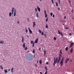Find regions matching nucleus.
I'll return each instance as SVG.
<instances>
[{"mask_svg": "<svg viewBox=\"0 0 74 74\" xmlns=\"http://www.w3.org/2000/svg\"><path fill=\"white\" fill-rule=\"evenodd\" d=\"M54 60L53 65L54 66H55V64L56 63V62H58V57H56V60H55V58H54Z\"/></svg>", "mask_w": 74, "mask_h": 74, "instance_id": "obj_1", "label": "nucleus"}, {"mask_svg": "<svg viewBox=\"0 0 74 74\" xmlns=\"http://www.w3.org/2000/svg\"><path fill=\"white\" fill-rule=\"evenodd\" d=\"M63 61H64V58L63 57H62L60 62V64H61V66H63Z\"/></svg>", "mask_w": 74, "mask_h": 74, "instance_id": "obj_2", "label": "nucleus"}, {"mask_svg": "<svg viewBox=\"0 0 74 74\" xmlns=\"http://www.w3.org/2000/svg\"><path fill=\"white\" fill-rule=\"evenodd\" d=\"M58 34H61L62 37H63V34H62V33L60 32V31H59V30H58Z\"/></svg>", "mask_w": 74, "mask_h": 74, "instance_id": "obj_3", "label": "nucleus"}, {"mask_svg": "<svg viewBox=\"0 0 74 74\" xmlns=\"http://www.w3.org/2000/svg\"><path fill=\"white\" fill-rule=\"evenodd\" d=\"M59 55V56L58 57V60H60V59H61V57H62V56L60 54Z\"/></svg>", "mask_w": 74, "mask_h": 74, "instance_id": "obj_4", "label": "nucleus"}, {"mask_svg": "<svg viewBox=\"0 0 74 74\" xmlns=\"http://www.w3.org/2000/svg\"><path fill=\"white\" fill-rule=\"evenodd\" d=\"M38 38H37L35 41V43H37L38 42Z\"/></svg>", "mask_w": 74, "mask_h": 74, "instance_id": "obj_5", "label": "nucleus"}, {"mask_svg": "<svg viewBox=\"0 0 74 74\" xmlns=\"http://www.w3.org/2000/svg\"><path fill=\"white\" fill-rule=\"evenodd\" d=\"M45 69H46V71L45 72V74H47V73H48V71H47V68L46 66H45Z\"/></svg>", "mask_w": 74, "mask_h": 74, "instance_id": "obj_6", "label": "nucleus"}, {"mask_svg": "<svg viewBox=\"0 0 74 74\" xmlns=\"http://www.w3.org/2000/svg\"><path fill=\"white\" fill-rule=\"evenodd\" d=\"M28 29L29 30V32L30 33V34H32V30H31V29H30V28L28 27Z\"/></svg>", "mask_w": 74, "mask_h": 74, "instance_id": "obj_7", "label": "nucleus"}, {"mask_svg": "<svg viewBox=\"0 0 74 74\" xmlns=\"http://www.w3.org/2000/svg\"><path fill=\"white\" fill-rule=\"evenodd\" d=\"M73 45H74V43H73V42L71 43L70 47H72V46H73Z\"/></svg>", "mask_w": 74, "mask_h": 74, "instance_id": "obj_8", "label": "nucleus"}, {"mask_svg": "<svg viewBox=\"0 0 74 74\" xmlns=\"http://www.w3.org/2000/svg\"><path fill=\"white\" fill-rule=\"evenodd\" d=\"M4 41H3L2 40H0V43L1 44H4Z\"/></svg>", "mask_w": 74, "mask_h": 74, "instance_id": "obj_9", "label": "nucleus"}, {"mask_svg": "<svg viewBox=\"0 0 74 74\" xmlns=\"http://www.w3.org/2000/svg\"><path fill=\"white\" fill-rule=\"evenodd\" d=\"M69 58H68V59L66 58V60L65 61V63H67V62H68V61H69Z\"/></svg>", "mask_w": 74, "mask_h": 74, "instance_id": "obj_10", "label": "nucleus"}, {"mask_svg": "<svg viewBox=\"0 0 74 74\" xmlns=\"http://www.w3.org/2000/svg\"><path fill=\"white\" fill-rule=\"evenodd\" d=\"M21 37H22V42H23L24 41V37H23V36H21Z\"/></svg>", "mask_w": 74, "mask_h": 74, "instance_id": "obj_11", "label": "nucleus"}, {"mask_svg": "<svg viewBox=\"0 0 74 74\" xmlns=\"http://www.w3.org/2000/svg\"><path fill=\"white\" fill-rule=\"evenodd\" d=\"M37 10H38L39 12H40V8L38 7V6L37 7Z\"/></svg>", "mask_w": 74, "mask_h": 74, "instance_id": "obj_12", "label": "nucleus"}, {"mask_svg": "<svg viewBox=\"0 0 74 74\" xmlns=\"http://www.w3.org/2000/svg\"><path fill=\"white\" fill-rule=\"evenodd\" d=\"M16 15V10L15 9H14V16H15V15Z\"/></svg>", "mask_w": 74, "mask_h": 74, "instance_id": "obj_13", "label": "nucleus"}, {"mask_svg": "<svg viewBox=\"0 0 74 74\" xmlns=\"http://www.w3.org/2000/svg\"><path fill=\"white\" fill-rule=\"evenodd\" d=\"M14 8H12V14H13V13H14Z\"/></svg>", "mask_w": 74, "mask_h": 74, "instance_id": "obj_14", "label": "nucleus"}, {"mask_svg": "<svg viewBox=\"0 0 74 74\" xmlns=\"http://www.w3.org/2000/svg\"><path fill=\"white\" fill-rule=\"evenodd\" d=\"M23 47L25 48V43H24L23 44Z\"/></svg>", "mask_w": 74, "mask_h": 74, "instance_id": "obj_15", "label": "nucleus"}, {"mask_svg": "<svg viewBox=\"0 0 74 74\" xmlns=\"http://www.w3.org/2000/svg\"><path fill=\"white\" fill-rule=\"evenodd\" d=\"M4 72H5V73H7L8 72L7 71V69H5L4 70Z\"/></svg>", "mask_w": 74, "mask_h": 74, "instance_id": "obj_16", "label": "nucleus"}, {"mask_svg": "<svg viewBox=\"0 0 74 74\" xmlns=\"http://www.w3.org/2000/svg\"><path fill=\"white\" fill-rule=\"evenodd\" d=\"M73 48H72L71 49L70 53H72V52H73Z\"/></svg>", "mask_w": 74, "mask_h": 74, "instance_id": "obj_17", "label": "nucleus"}, {"mask_svg": "<svg viewBox=\"0 0 74 74\" xmlns=\"http://www.w3.org/2000/svg\"><path fill=\"white\" fill-rule=\"evenodd\" d=\"M39 63L40 64H41L42 63V60H39Z\"/></svg>", "mask_w": 74, "mask_h": 74, "instance_id": "obj_18", "label": "nucleus"}, {"mask_svg": "<svg viewBox=\"0 0 74 74\" xmlns=\"http://www.w3.org/2000/svg\"><path fill=\"white\" fill-rule=\"evenodd\" d=\"M0 67L1 69L2 70H3V66H2L1 65L0 66Z\"/></svg>", "mask_w": 74, "mask_h": 74, "instance_id": "obj_19", "label": "nucleus"}, {"mask_svg": "<svg viewBox=\"0 0 74 74\" xmlns=\"http://www.w3.org/2000/svg\"><path fill=\"white\" fill-rule=\"evenodd\" d=\"M13 69H14L13 68H12V69H11V72H12V73H13Z\"/></svg>", "mask_w": 74, "mask_h": 74, "instance_id": "obj_20", "label": "nucleus"}, {"mask_svg": "<svg viewBox=\"0 0 74 74\" xmlns=\"http://www.w3.org/2000/svg\"><path fill=\"white\" fill-rule=\"evenodd\" d=\"M46 53V51H44V56H45V54Z\"/></svg>", "mask_w": 74, "mask_h": 74, "instance_id": "obj_21", "label": "nucleus"}, {"mask_svg": "<svg viewBox=\"0 0 74 74\" xmlns=\"http://www.w3.org/2000/svg\"><path fill=\"white\" fill-rule=\"evenodd\" d=\"M36 23H35V22H33V25L36 26Z\"/></svg>", "mask_w": 74, "mask_h": 74, "instance_id": "obj_22", "label": "nucleus"}, {"mask_svg": "<svg viewBox=\"0 0 74 74\" xmlns=\"http://www.w3.org/2000/svg\"><path fill=\"white\" fill-rule=\"evenodd\" d=\"M46 27L47 29L48 28V24H47L46 25Z\"/></svg>", "mask_w": 74, "mask_h": 74, "instance_id": "obj_23", "label": "nucleus"}, {"mask_svg": "<svg viewBox=\"0 0 74 74\" xmlns=\"http://www.w3.org/2000/svg\"><path fill=\"white\" fill-rule=\"evenodd\" d=\"M66 51H67L68 50V47H67L65 48Z\"/></svg>", "mask_w": 74, "mask_h": 74, "instance_id": "obj_24", "label": "nucleus"}, {"mask_svg": "<svg viewBox=\"0 0 74 74\" xmlns=\"http://www.w3.org/2000/svg\"><path fill=\"white\" fill-rule=\"evenodd\" d=\"M53 39L54 40H56V38L55 37H54Z\"/></svg>", "mask_w": 74, "mask_h": 74, "instance_id": "obj_25", "label": "nucleus"}, {"mask_svg": "<svg viewBox=\"0 0 74 74\" xmlns=\"http://www.w3.org/2000/svg\"><path fill=\"white\" fill-rule=\"evenodd\" d=\"M39 32L40 33H41V31L40 29H38Z\"/></svg>", "mask_w": 74, "mask_h": 74, "instance_id": "obj_26", "label": "nucleus"}, {"mask_svg": "<svg viewBox=\"0 0 74 74\" xmlns=\"http://www.w3.org/2000/svg\"><path fill=\"white\" fill-rule=\"evenodd\" d=\"M32 47H34V42L33 43Z\"/></svg>", "mask_w": 74, "mask_h": 74, "instance_id": "obj_27", "label": "nucleus"}, {"mask_svg": "<svg viewBox=\"0 0 74 74\" xmlns=\"http://www.w3.org/2000/svg\"><path fill=\"white\" fill-rule=\"evenodd\" d=\"M9 16H11V12L9 13Z\"/></svg>", "mask_w": 74, "mask_h": 74, "instance_id": "obj_28", "label": "nucleus"}, {"mask_svg": "<svg viewBox=\"0 0 74 74\" xmlns=\"http://www.w3.org/2000/svg\"><path fill=\"white\" fill-rule=\"evenodd\" d=\"M36 16L38 18V12H37L36 14Z\"/></svg>", "mask_w": 74, "mask_h": 74, "instance_id": "obj_29", "label": "nucleus"}, {"mask_svg": "<svg viewBox=\"0 0 74 74\" xmlns=\"http://www.w3.org/2000/svg\"><path fill=\"white\" fill-rule=\"evenodd\" d=\"M31 43L32 44H33V41H31Z\"/></svg>", "mask_w": 74, "mask_h": 74, "instance_id": "obj_30", "label": "nucleus"}, {"mask_svg": "<svg viewBox=\"0 0 74 74\" xmlns=\"http://www.w3.org/2000/svg\"><path fill=\"white\" fill-rule=\"evenodd\" d=\"M27 47H26L25 48V50H27Z\"/></svg>", "mask_w": 74, "mask_h": 74, "instance_id": "obj_31", "label": "nucleus"}, {"mask_svg": "<svg viewBox=\"0 0 74 74\" xmlns=\"http://www.w3.org/2000/svg\"><path fill=\"white\" fill-rule=\"evenodd\" d=\"M56 5L57 7H58V3L57 2H56Z\"/></svg>", "mask_w": 74, "mask_h": 74, "instance_id": "obj_32", "label": "nucleus"}, {"mask_svg": "<svg viewBox=\"0 0 74 74\" xmlns=\"http://www.w3.org/2000/svg\"><path fill=\"white\" fill-rule=\"evenodd\" d=\"M52 15H53V13H51L50 14L51 16H52Z\"/></svg>", "mask_w": 74, "mask_h": 74, "instance_id": "obj_33", "label": "nucleus"}, {"mask_svg": "<svg viewBox=\"0 0 74 74\" xmlns=\"http://www.w3.org/2000/svg\"><path fill=\"white\" fill-rule=\"evenodd\" d=\"M48 18H47L46 19V22H48Z\"/></svg>", "mask_w": 74, "mask_h": 74, "instance_id": "obj_34", "label": "nucleus"}, {"mask_svg": "<svg viewBox=\"0 0 74 74\" xmlns=\"http://www.w3.org/2000/svg\"><path fill=\"white\" fill-rule=\"evenodd\" d=\"M45 18L47 17V14H45Z\"/></svg>", "mask_w": 74, "mask_h": 74, "instance_id": "obj_35", "label": "nucleus"}, {"mask_svg": "<svg viewBox=\"0 0 74 74\" xmlns=\"http://www.w3.org/2000/svg\"><path fill=\"white\" fill-rule=\"evenodd\" d=\"M32 52L33 53H35V50H33Z\"/></svg>", "mask_w": 74, "mask_h": 74, "instance_id": "obj_36", "label": "nucleus"}, {"mask_svg": "<svg viewBox=\"0 0 74 74\" xmlns=\"http://www.w3.org/2000/svg\"><path fill=\"white\" fill-rule=\"evenodd\" d=\"M60 60H58V61L57 62V63H58L59 62V61H60Z\"/></svg>", "mask_w": 74, "mask_h": 74, "instance_id": "obj_37", "label": "nucleus"}, {"mask_svg": "<svg viewBox=\"0 0 74 74\" xmlns=\"http://www.w3.org/2000/svg\"><path fill=\"white\" fill-rule=\"evenodd\" d=\"M25 32H26V33H27V32H28L27 29H26L25 31Z\"/></svg>", "mask_w": 74, "mask_h": 74, "instance_id": "obj_38", "label": "nucleus"}, {"mask_svg": "<svg viewBox=\"0 0 74 74\" xmlns=\"http://www.w3.org/2000/svg\"><path fill=\"white\" fill-rule=\"evenodd\" d=\"M60 53H61V54H62V51L61 50H60Z\"/></svg>", "mask_w": 74, "mask_h": 74, "instance_id": "obj_39", "label": "nucleus"}, {"mask_svg": "<svg viewBox=\"0 0 74 74\" xmlns=\"http://www.w3.org/2000/svg\"><path fill=\"white\" fill-rule=\"evenodd\" d=\"M42 35H44V32H42Z\"/></svg>", "mask_w": 74, "mask_h": 74, "instance_id": "obj_40", "label": "nucleus"}, {"mask_svg": "<svg viewBox=\"0 0 74 74\" xmlns=\"http://www.w3.org/2000/svg\"><path fill=\"white\" fill-rule=\"evenodd\" d=\"M35 11H36V12H37V8H35Z\"/></svg>", "mask_w": 74, "mask_h": 74, "instance_id": "obj_41", "label": "nucleus"}, {"mask_svg": "<svg viewBox=\"0 0 74 74\" xmlns=\"http://www.w3.org/2000/svg\"><path fill=\"white\" fill-rule=\"evenodd\" d=\"M45 14H46V10H45Z\"/></svg>", "mask_w": 74, "mask_h": 74, "instance_id": "obj_42", "label": "nucleus"}, {"mask_svg": "<svg viewBox=\"0 0 74 74\" xmlns=\"http://www.w3.org/2000/svg\"><path fill=\"white\" fill-rule=\"evenodd\" d=\"M53 18H54V17H55V15H54V14H53Z\"/></svg>", "mask_w": 74, "mask_h": 74, "instance_id": "obj_43", "label": "nucleus"}, {"mask_svg": "<svg viewBox=\"0 0 74 74\" xmlns=\"http://www.w3.org/2000/svg\"><path fill=\"white\" fill-rule=\"evenodd\" d=\"M71 12H72V13H73V9H72Z\"/></svg>", "mask_w": 74, "mask_h": 74, "instance_id": "obj_44", "label": "nucleus"}, {"mask_svg": "<svg viewBox=\"0 0 74 74\" xmlns=\"http://www.w3.org/2000/svg\"><path fill=\"white\" fill-rule=\"evenodd\" d=\"M40 74H42V72H40Z\"/></svg>", "mask_w": 74, "mask_h": 74, "instance_id": "obj_45", "label": "nucleus"}, {"mask_svg": "<svg viewBox=\"0 0 74 74\" xmlns=\"http://www.w3.org/2000/svg\"><path fill=\"white\" fill-rule=\"evenodd\" d=\"M17 23H18V24H19V21H17Z\"/></svg>", "mask_w": 74, "mask_h": 74, "instance_id": "obj_46", "label": "nucleus"}, {"mask_svg": "<svg viewBox=\"0 0 74 74\" xmlns=\"http://www.w3.org/2000/svg\"><path fill=\"white\" fill-rule=\"evenodd\" d=\"M72 34L71 33H70L69 34V35H70V36H71V35Z\"/></svg>", "mask_w": 74, "mask_h": 74, "instance_id": "obj_47", "label": "nucleus"}, {"mask_svg": "<svg viewBox=\"0 0 74 74\" xmlns=\"http://www.w3.org/2000/svg\"><path fill=\"white\" fill-rule=\"evenodd\" d=\"M52 1L53 4V0H52Z\"/></svg>", "mask_w": 74, "mask_h": 74, "instance_id": "obj_48", "label": "nucleus"}, {"mask_svg": "<svg viewBox=\"0 0 74 74\" xmlns=\"http://www.w3.org/2000/svg\"><path fill=\"white\" fill-rule=\"evenodd\" d=\"M59 4H60V0H58Z\"/></svg>", "mask_w": 74, "mask_h": 74, "instance_id": "obj_49", "label": "nucleus"}, {"mask_svg": "<svg viewBox=\"0 0 74 74\" xmlns=\"http://www.w3.org/2000/svg\"><path fill=\"white\" fill-rule=\"evenodd\" d=\"M37 64H38V60H37Z\"/></svg>", "mask_w": 74, "mask_h": 74, "instance_id": "obj_50", "label": "nucleus"}, {"mask_svg": "<svg viewBox=\"0 0 74 74\" xmlns=\"http://www.w3.org/2000/svg\"><path fill=\"white\" fill-rule=\"evenodd\" d=\"M46 64H48L49 63L48 62H46Z\"/></svg>", "mask_w": 74, "mask_h": 74, "instance_id": "obj_51", "label": "nucleus"}, {"mask_svg": "<svg viewBox=\"0 0 74 74\" xmlns=\"http://www.w3.org/2000/svg\"><path fill=\"white\" fill-rule=\"evenodd\" d=\"M64 19H66V16H65L64 17Z\"/></svg>", "mask_w": 74, "mask_h": 74, "instance_id": "obj_52", "label": "nucleus"}, {"mask_svg": "<svg viewBox=\"0 0 74 74\" xmlns=\"http://www.w3.org/2000/svg\"><path fill=\"white\" fill-rule=\"evenodd\" d=\"M69 3H71V1H70V0H69Z\"/></svg>", "mask_w": 74, "mask_h": 74, "instance_id": "obj_53", "label": "nucleus"}, {"mask_svg": "<svg viewBox=\"0 0 74 74\" xmlns=\"http://www.w3.org/2000/svg\"><path fill=\"white\" fill-rule=\"evenodd\" d=\"M43 36H45V37H46V35H43Z\"/></svg>", "mask_w": 74, "mask_h": 74, "instance_id": "obj_54", "label": "nucleus"}, {"mask_svg": "<svg viewBox=\"0 0 74 74\" xmlns=\"http://www.w3.org/2000/svg\"><path fill=\"white\" fill-rule=\"evenodd\" d=\"M65 29H68V28L66 27L65 28Z\"/></svg>", "mask_w": 74, "mask_h": 74, "instance_id": "obj_55", "label": "nucleus"}, {"mask_svg": "<svg viewBox=\"0 0 74 74\" xmlns=\"http://www.w3.org/2000/svg\"><path fill=\"white\" fill-rule=\"evenodd\" d=\"M39 50H41V48H39Z\"/></svg>", "mask_w": 74, "mask_h": 74, "instance_id": "obj_56", "label": "nucleus"}, {"mask_svg": "<svg viewBox=\"0 0 74 74\" xmlns=\"http://www.w3.org/2000/svg\"><path fill=\"white\" fill-rule=\"evenodd\" d=\"M58 10H60V8H59L58 9Z\"/></svg>", "mask_w": 74, "mask_h": 74, "instance_id": "obj_57", "label": "nucleus"}, {"mask_svg": "<svg viewBox=\"0 0 74 74\" xmlns=\"http://www.w3.org/2000/svg\"><path fill=\"white\" fill-rule=\"evenodd\" d=\"M28 21L29 22V18H27Z\"/></svg>", "mask_w": 74, "mask_h": 74, "instance_id": "obj_58", "label": "nucleus"}, {"mask_svg": "<svg viewBox=\"0 0 74 74\" xmlns=\"http://www.w3.org/2000/svg\"><path fill=\"white\" fill-rule=\"evenodd\" d=\"M34 26H35V25H33L34 28Z\"/></svg>", "mask_w": 74, "mask_h": 74, "instance_id": "obj_59", "label": "nucleus"}, {"mask_svg": "<svg viewBox=\"0 0 74 74\" xmlns=\"http://www.w3.org/2000/svg\"><path fill=\"white\" fill-rule=\"evenodd\" d=\"M8 71H10V70L8 69Z\"/></svg>", "mask_w": 74, "mask_h": 74, "instance_id": "obj_60", "label": "nucleus"}, {"mask_svg": "<svg viewBox=\"0 0 74 74\" xmlns=\"http://www.w3.org/2000/svg\"><path fill=\"white\" fill-rule=\"evenodd\" d=\"M34 57H35V55H34Z\"/></svg>", "mask_w": 74, "mask_h": 74, "instance_id": "obj_61", "label": "nucleus"}, {"mask_svg": "<svg viewBox=\"0 0 74 74\" xmlns=\"http://www.w3.org/2000/svg\"><path fill=\"white\" fill-rule=\"evenodd\" d=\"M71 62H72V60H71Z\"/></svg>", "mask_w": 74, "mask_h": 74, "instance_id": "obj_62", "label": "nucleus"}, {"mask_svg": "<svg viewBox=\"0 0 74 74\" xmlns=\"http://www.w3.org/2000/svg\"><path fill=\"white\" fill-rule=\"evenodd\" d=\"M72 19H74L73 18H72Z\"/></svg>", "mask_w": 74, "mask_h": 74, "instance_id": "obj_63", "label": "nucleus"}, {"mask_svg": "<svg viewBox=\"0 0 74 74\" xmlns=\"http://www.w3.org/2000/svg\"><path fill=\"white\" fill-rule=\"evenodd\" d=\"M25 29L26 30L27 29V28H26V27H25Z\"/></svg>", "mask_w": 74, "mask_h": 74, "instance_id": "obj_64", "label": "nucleus"}]
</instances>
